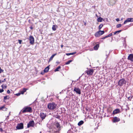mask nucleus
<instances>
[{"label": "nucleus", "instance_id": "54", "mask_svg": "<svg viewBox=\"0 0 133 133\" xmlns=\"http://www.w3.org/2000/svg\"><path fill=\"white\" fill-rule=\"evenodd\" d=\"M78 79H77V81H78Z\"/></svg>", "mask_w": 133, "mask_h": 133}, {"label": "nucleus", "instance_id": "36", "mask_svg": "<svg viewBox=\"0 0 133 133\" xmlns=\"http://www.w3.org/2000/svg\"><path fill=\"white\" fill-rule=\"evenodd\" d=\"M4 91V90L3 89H0V93H1L3 92Z\"/></svg>", "mask_w": 133, "mask_h": 133}, {"label": "nucleus", "instance_id": "4", "mask_svg": "<svg viewBox=\"0 0 133 133\" xmlns=\"http://www.w3.org/2000/svg\"><path fill=\"white\" fill-rule=\"evenodd\" d=\"M104 33V31L99 30L96 32L95 34V36L96 37H97L102 35Z\"/></svg>", "mask_w": 133, "mask_h": 133}, {"label": "nucleus", "instance_id": "23", "mask_svg": "<svg viewBox=\"0 0 133 133\" xmlns=\"http://www.w3.org/2000/svg\"><path fill=\"white\" fill-rule=\"evenodd\" d=\"M122 31V30H120L118 31H117L114 32V34L115 35L121 32Z\"/></svg>", "mask_w": 133, "mask_h": 133}, {"label": "nucleus", "instance_id": "49", "mask_svg": "<svg viewBox=\"0 0 133 133\" xmlns=\"http://www.w3.org/2000/svg\"><path fill=\"white\" fill-rule=\"evenodd\" d=\"M30 28L31 29H32V26H30Z\"/></svg>", "mask_w": 133, "mask_h": 133}, {"label": "nucleus", "instance_id": "2", "mask_svg": "<svg viewBox=\"0 0 133 133\" xmlns=\"http://www.w3.org/2000/svg\"><path fill=\"white\" fill-rule=\"evenodd\" d=\"M57 104L52 102L49 103L48 105V108L50 110H53L56 108Z\"/></svg>", "mask_w": 133, "mask_h": 133}, {"label": "nucleus", "instance_id": "27", "mask_svg": "<svg viewBox=\"0 0 133 133\" xmlns=\"http://www.w3.org/2000/svg\"><path fill=\"white\" fill-rule=\"evenodd\" d=\"M103 26V25L102 24H100L99 26L98 27V29L99 30H100L102 28V27Z\"/></svg>", "mask_w": 133, "mask_h": 133}, {"label": "nucleus", "instance_id": "31", "mask_svg": "<svg viewBox=\"0 0 133 133\" xmlns=\"http://www.w3.org/2000/svg\"><path fill=\"white\" fill-rule=\"evenodd\" d=\"M133 98V96H130L128 97V99L130 101H131V99Z\"/></svg>", "mask_w": 133, "mask_h": 133}, {"label": "nucleus", "instance_id": "22", "mask_svg": "<svg viewBox=\"0 0 133 133\" xmlns=\"http://www.w3.org/2000/svg\"><path fill=\"white\" fill-rule=\"evenodd\" d=\"M102 18L101 17H99L98 18L97 20L98 22H101L102 21Z\"/></svg>", "mask_w": 133, "mask_h": 133}, {"label": "nucleus", "instance_id": "19", "mask_svg": "<svg viewBox=\"0 0 133 133\" xmlns=\"http://www.w3.org/2000/svg\"><path fill=\"white\" fill-rule=\"evenodd\" d=\"M56 55V53L55 54H54L52 55V56H51V57H50V58L49 59V62H50L51 60H52L53 59V58H54V56L55 55Z\"/></svg>", "mask_w": 133, "mask_h": 133}, {"label": "nucleus", "instance_id": "15", "mask_svg": "<svg viewBox=\"0 0 133 133\" xmlns=\"http://www.w3.org/2000/svg\"><path fill=\"white\" fill-rule=\"evenodd\" d=\"M55 125L56 127L57 128H58V130L59 131L60 130V125L59 124V123L57 122H56L55 124Z\"/></svg>", "mask_w": 133, "mask_h": 133}, {"label": "nucleus", "instance_id": "3", "mask_svg": "<svg viewBox=\"0 0 133 133\" xmlns=\"http://www.w3.org/2000/svg\"><path fill=\"white\" fill-rule=\"evenodd\" d=\"M126 81L124 78H122L120 79L118 82V85L120 87L122 86L124 84H125L126 83Z\"/></svg>", "mask_w": 133, "mask_h": 133}, {"label": "nucleus", "instance_id": "38", "mask_svg": "<svg viewBox=\"0 0 133 133\" xmlns=\"http://www.w3.org/2000/svg\"><path fill=\"white\" fill-rule=\"evenodd\" d=\"M0 131L1 132H3V130L2 128H0Z\"/></svg>", "mask_w": 133, "mask_h": 133}, {"label": "nucleus", "instance_id": "56", "mask_svg": "<svg viewBox=\"0 0 133 133\" xmlns=\"http://www.w3.org/2000/svg\"><path fill=\"white\" fill-rule=\"evenodd\" d=\"M10 112L9 115H10Z\"/></svg>", "mask_w": 133, "mask_h": 133}, {"label": "nucleus", "instance_id": "17", "mask_svg": "<svg viewBox=\"0 0 133 133\" xmlns=\"http://www.w3.org/2000/svg\"><path fill=\"white\" fill-rule=\"evenodd\" d=\"M99 45L98 44H96L94 47V49L95 50H97L98 49L99 47Z\"/></svg>", "mask_w": 133, "mask_h": 133}, {"label": "nucleus", "instance_id": "28", "mask_svg": "<svg viewBox=\"0 0 133 133\" xmlns=\"http://www.w3.org/2000/svg\"><path fill=\"white\" fill-rule=\"evenodd\" d=\"M72 61V60H70L68 61L67 62L65 63V64H69L70 63H71Z\"/></svg>", "mask_w": 133, "mask_h": 133}, {"label": "nucleus", "instance_id": "18", "mask_svg": "<svg viewBox=\"0 0 133 133\" xmlns=\"http://www.w3.org/2000/svg\"><path fill=\"white\" fill-rule=\"evenodd\" d=\"M49 66H47L46 68L44 70V72H47L49 70Z\"/></svg>", "mask_w": 133, "mask_h": 133}, {"label": "nucleus", "instance_id": "40", "mask_svg": "<svg viewBox=\"0 0 133 133\" xmlns=\"http://www.w3.org/2000/svg\"><path fill=\"white\" fill-rule=\"evenodd\" d=\"M112 35V33H110L108 35V37H109L110 36H111Z\"/></svg>", "mask_w": 133, "mask_h": 133}, {"label": "nucleus", "instance_id": "33", "mask_svg": "<svg viewBox=\"0 0 133 133\" xmlns=\"http://www.w3.org/2000/svg\"><path fill=\"white\" fill-rule=\"evenodd\" d=\"M6 81V79L5 78L4 79L3 81H2L1 80H0V83H1L2 82H3L5 81Z\"/></svg>", "mask_w": 133, "mask_h": 133}, {"label": "nucleus", "instance_id": "39", "mask_svg": "<svg viewBox=\"0 0 133 133\" xmlns=\"http://www.w3.org/2000/svg\"><path fill=\"white\" fill-rule=\"evenodd\" d=\"M20 93H18L16 94V95L17 96H19L21 95Z\"/></svg>", "mask_w": 133, "mask_h": 133}, {"label": "nucleus", "instance_id": "6", "mask_svg": "<svg viewBox=\"0 0 133 133\" xmlns=\"http://www.w3.org/2000/svg\"><path fill=\"white\" fill-rule=\"evenodd\" d=\"M30 41V43L31 44L33 45L34 43V39L33 37L32 36H30L29 38Z\"/></svg>", "mask_w": 133, "mask_h": 133}, {"label": "nucleus", "instance_id": "55", "mask_svg": "<svg viewBox=\"0 0 133 133\" xmlns=\"http://www.w3.org/2000/svg\"><path fill=\"white\" fill-rule=\"evenodd\" d=\"M41 74H42V73H41Z\"/></svg>", "mask_w": 133, "mask_h": 133}, {"label": "nucleus", "instance_id": "30", "mask_svg": "<svg viewBox=\"0 0 133 133\" xmlns=\"http://www.w3.org/2000/svg\"><path fill=\"white\" fill-rule=\"evenodd\" d=\"M122 26V25L121 24H118L116 25V27L117 28H119L121 27Z\"/></svg>", "mask_w": 133, "mask_h": 133}, {"label": "nucleus", "instance_id": "47", "mask_svg": "<svg viewBox=\"0 0 133 133\" xmlns=\"http://www.w3.org/2000/svg\"><path fill=\"white\" fill-rule=\"evenodd\" d=\"M63 45H61V48H62L63 47Z\"/></svg>", "mask_w": 133, "mask_h": 133}, {"label": "nucleus", "instance_id": "50", "mask_svg": "<svg viewBox=\"0 0 133 133\" xmlns=\"http://www.w3.org/2000/svg\"><path fill=\"white\" fill-rule=\"evenodd\" d=\"M96 44V43H95V42H94V43H93V45H94Z\"/></svg>", "mask_w": 133, "mask_h": 133}, {"label": "nucleus", "instance_id": "51", "mask_svg": "<svg viewBox=\"0 0 133 133\" xmlns=\"http://www.w3.org/2000/svg\"><path fill=\"white\" fill-rule=\"evenodd\" d=\"M79 82H80V81H79ZM78 83H79L81 85H82V84L81 83H80V82H79Z\"/></svg>", "mask_w": 133, "mask_h": 133}, {"label": "nucleus", "instance_id": "12", "mask_svg": "<svg viewBox=\"0 0 133 133\" xmlns=\"http://www.w3.org/2000/svg\"><path fill=\"white\" fill-rule=\"evenodd\" d=\"M128 60L131 62H133V54H131L129 55L128 57Z\"/></svg>", "mask_w": 133, "mask_h": 133}, {"label": "nucleus", "instance_id": "43", "mask_svg": "<svg viewBox=\"0 0 133 133\" xmlns=\"http://www.w3.org/2000/svg\"><path fill=\"white\" fill-rule=\"evenodd\" d=\"M7 93L8 94H9L10 93V91L9 90H8L7 91Z\"/></svg>", "mask_w": 133, "mask_h": 133}, {"label": "nucleus", "instance_id": "24", "mask_svg": "<svg viewBox=\"0 0 133 133\" xmlns=\"http://www.w3.org/2000/svg\"><path fill=\"white\" fill-rule=\"evenodd\" d=\"M76 52H73L71 53H66V55L67 56H69L70 55H73L74 54H75Z\"/></svg>", "mask_w": 133, "mask_h": 133}, {"label": "nucleus", "instance_id": "5", "mask_svg": "<svg viewBox=\"0 0 133 133\" xmlns=\"http://www.w3.org/2000/svg\"><path fill=\"white\" fill-rule=\"evenodd\" d=\"M17 129H21L23 128V123H21L17 124L16 127Z\"/></svg>", "mask_w": 133, "mask_h": 133}, {"label": "nucleus", "instance_id": "52", "mask_svg": "<svg viewBox=\"0 0 133 133\" xmlns=\"http://www.w3.org/2000/svg\"><path fill=\"white\" fill-rule=\"evenodd\" d=\"M125 39H126V38H124V41L125 40Z\"/></svg>", "mask_w": 133, "mask_h": 133}, {"label": "nucleus", "instance_id": "35", "mask_svg": "<svg viewBox=\"0 0 133 133\" xmlns=\"http://www.w3.org/2000/svg\"><path fill=\"white\" fill-rule=\"evenodd\" d=\"M86 110L87 111H89L90 109L89 108L87 107L86 108Z\"/></svg>", "mask_w": 133, "mask_h": 133}, {"label": "nucleus", "instance_id": "8", "mask_svg": "<svg viewBox=\"0 0 133 133\" xmlns=\"http://www.w3.org/2000/svg\"><path fill=\"white\" fill-rule=\"evenodd\" d=\"M74 91L78 94L80 95L81 94V89L75 87L74 89Z\"/></svg>", "mask_w": 133, "mask_h": 133}, {"label": "nucleus", "instance_id": "41", "mask_svg": "<svg viewBox=\"0 0 133 133\" xmlns=\"http://www.w3.org/2000/svg\"><path fill=\"white\" fill-rule=\"evenodd\" d=\"M18 42H19V43L20 44H21V43L22 41L21 40H18Z\"/></svg>", "mask_w": 133, "mask_h": 133}, {"label": "nucleus", "instance_id": "14", "mask_svg": "<svg viewBox=\"0 0 133 133\" xmlns=\"http://www.w3.org/2000/svg\"><path fill=\"white\" fill-rule=\"evenodd\" d=\"M120 112V110L118 109H115L113 112V114H115L119 113Z\"/></svg>", "mask_w": 133, "mask_h": 133}, {"label": "nucleus", "instance_id": "13", "mask_svg": "<svg viewBox=\"0 0 133 133\" xmlns=\"http://www.w3.org/2000/svg\"><path fill=\"white\" fill-rule=\"evenodd\" d=\"M120 121V119L117 117H115L113 118V122H118Z\"/></svg>", "mask_w": 133, "mask_h": 133}, {"label": "nucleus", "instance_id": "48", "mask_svg": "<svg viewBox=\"0 0 133 133\" xmlns=\"http://www.w3.org/2000/svg\"><path fill=\"white\" fill-rule=\"evenodd\" d=\"M84 25H86V22H84Z\"/></svg>", "mask_w": 133, "mask_h": 133}, {"label": "nucleus", "instance_id": "7", "mask_svg": "<svg viewBox=\"0 0 133 133\" xmlns=\"http://www.w3.org/2000/svg\"><path fill=\"white\" fill-rule=\"evenodd\" d=\"M35 124L34 121L32 120L30 121L27 124V127L29 128L30 127H34Z\"/></svg>", "mask_w": 133, "mask_h": 133}, {"label": "nucleus", "instance_id": "42", "mask_svg": "<svg viewBox=\"0 0 133 133\" xmlns=\"http://www.w3.org/2000/svg\"><path fill=\"white\" fill-rule=\"evenodd\" d=\"M116 21L117 22H118L119 21V19L118 18H117L116 19Z\"/></svg>", "mask_w": 133, "mask_h": 133}, {"label": "nucleus", "instance_id": "53", "mask_svg": "<svg viewBox=\"0 0 133 133\" xmlns=\"http://www.w3.org/2000/svg\"><path fill=\"white\" fill-rule=\"evenodd\" d=\"M9 117V116H8L7 117V118H8Z\"/></svg>", "mask_w": 133, "mask_h": 133}, {"label": "nucleus", "instance_id": "32", "mask_svg": "<svg viewBox=\"0 0 133 133\" xmlns=\"http://www.w3.org/2000/svg\"><path fill=\"white\" fill-rule=\"evenodd\" d=\"M28 89H25V88H24L23 89V91L24 92H25L26 91V90H28Z\"/></svg>", "mask_w": 133, "mask_h": 133}, {"label": "nucleus", "instance_id": "21", "mask_svg": "<svg viewBox=\"0 0 133 133\" xmlns=\"http://www.w3.org/2000/svg\"><path fill=\"white\" fill-rule=\"evenodd\" d=\"M55 118L59 119L60 120H61V119H60L61 116H60L57 115L55 116Z\"/></svg>", "mask_w": 133, "mask_h": 133}, {"label": "nucleus", "instance_id": "46", "mask_svg": "<svg viewBox=\"0 0 133 133\" xmlns=\"http://www.w3.org/2000/svg\"><path fill=\"white\" fill-rule=\"evenodd\" d=\"M105 37H103V38H102V39H105Z\"/></svg>", "mask_w": 133, "mask_h": 133}, {"label": "nucleus", "instance_id": "1", "mask_svg": "<svg viewBox=\"0 0 133 133\" xmlns=\"http://www.w3.org/2000/svg\"><path fill=\"white\" fill-rule=\"evenodd\" d=\"M32 112V108L30 107H25L23 109L22 112L23 113L25 112Z\"/></svg>", "mask_w": 133, "mask_h": 133}, {"label": "nucleus", "instance_id": "26", "mask_svg": "<svg viewBox=\"0 0 133 133\" xmlns=\"http://www.w3.org/2000/svg\"><path fill=\"white\" fill-rule=\"evenodd\" d=\"M61 67L60 66H58L55 70V71H58V69H60Z\"/></svg>", "mask_w": 133, "mask_h": 133}, {"label": "nucleus", "instance_id": "44", "mask_svg": "<svg viewBox=\"0 0 133 133\" xmlns=\"http://www.w3.org/2000/svg\"><path fill=\"white\" fill-rule=\"evenodd\" d=\"M56 63H60L58 61H57L56 62Z\"/></svg>", "mask_w": 133, "mask_h": 133}, {"label": "nucleus", "instance_id": "11", "mask_svg": "<svg viewBox=\"0 0 133 133\" xmlns=\"http://www.w3.org/2000/svg\"><path fill=\"white\" fill-rule=\"evenodd\" d=\"M40 116L42 120H43L46 117V114L43 113L41 112L40 113Z\"/></svg>", "mask_w": 133, "mask_h": 133}, {"label": "nucleus", "instance_id": "37", "mask_svg": "<svg viewBox=\"0 0 133 133\" xmlns=\"http://www.w3.org/2000/svg\"><path fill=\"white\" fill-rule=\"evenodd\" d=\"M24 92L23 90H22L20 91L21 94H24Z\"/></svg>", "mask_w": 133, "mask_h": 133}, {"label": "nucleus", "instance_id": "20", "mask_svg": "<svg viewBox=\"0 0 133 133\" xmlns=\"http://www.w3.org/2000/svg\"><path fill=\"white\" fill-rule=\"evenodd\" d=\"M84 123V121H80L78 123V126H80L82 125Z\"/></svg>", "mask_w": 133, "mask_h": 133}, {"label": "nucleus", "instance_id": "45", "mask_svg": "<svg viewBox=\"0 0 133 133\" xmlns=\"http://www.w3.org/2000/svg\"><path fill=\"white\" fill-rule=\"evenodd\" d=\"M105 38H107L108 37V35H107V36H105Z\"/></svg>", "mask_w": 133, "mask_h": 133}, {"label": "nucleus", "instance_id": "29", "mask_svg": "<svg viewBox=\"0 0 133 133\" xmlns=\"http://www.w3.org/2000/svg\"><path fill=\"white\" fill-rule=\"evenodd\" d=\"M1 87L2 89H6L7 88V86L6 85H4L3 84L1 86Z\"/></svg>", "mask_w": 133, "mask_h": 133}, {"label": "nucleus", "instance_id": "9", "mask_svg": "<svg viewBox=\"0 0 133 133\" xmlns=\"http://www.w3.org/2000/svg\"><path fill=\"white\" fill-rule=\"evenodd\" d=\"M133 22V18H127L126 20L124 21L123 24H125L129 22Z\"/></svg>", "mask_w": 133, "mask_h": 133}, {"label": "nucleus", "instance_id": "10", "mask_svg": "<svg viewBox=\"0 0 133 133\" xmlns=\"http://www.w3.org/2000/svg\"><path fill=\"white\" fill-rule=\"evenodd\" d=\"M93 69H90L89 70L87 71L86 72L88 75H91L93 74Z\"/></svg>", "mask_w": 133, "mask_h": 133}, {"label": "nucleus", "instance_id": "34", "mask_svg": "<svg viewBox=\"0 0 133 133\" xmlns=\"http://www.w3.org/2000/svg\"><path fill=\"white\" fill-rule=\"evenodd\" d=\"M8 96H6L4 97V100H6V99H9V98H7Z\"/></svg>", "mask_w": 133, "mask_h": 133}, {"label": "nucleus", "instance_id": "16", "mask_svg": "<svg viewBox=\"0 0 133 133\" xmlns=\"http://www.w3.org/2000/svg\"><path fill=\"white\" fill-rule=\"evenodd\" d=\"M0 110L5 111L7 110V108L5 107L4 106H3L1 107H0Z\"/></svg>", "mask_w": 133, "mask_h": 133}, {"label": "nucleus", "instance_id": "25", "mask_svg": "<svg viewBox=\"0 0 133 133\" xmlns=\"http://www.w3.org/2000/svg\"><path fill=\"white\" fill-rule=\"evenodd\" d=\"M56 26L55 25H53L52 27V29L54 31H55L56 30Z\"/></svg>", "mask_w": 133, "mask_h": 133}]
</instances>
